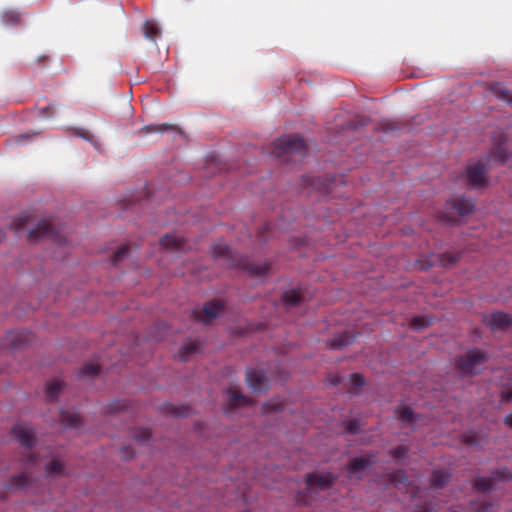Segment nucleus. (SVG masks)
<instances>
[{
	"label": "nucleus",
	"instance_id": "obj_1",
	"mask_svg": "<svg viewBox=\"0 0 512 512\" xmlns=\"http://www.w3.org/2000/svg\"><path fill=\"white\" fill-rule=\"evenodd\" d=\"M486 355L478 350L469 351L459 361V369L463 374L471 375L479 371L485 363Z\"/></svg>",
	"mask_w": 512,
	"mask_h": 512
},
{
	"label": "nucleus",
	"instance_id": "obj_2",
	"mask_svg": "<svg viewBox=\"0 0 512 512\" xmlns=\"http://www.w3.org/2000/svg\"><path fill=\"white\" fill-rule=\"evenodd\" d=\"M274 147L275 150L279 149L274 153L277 157H280L282 154L302 153L305 150V143L299 137L284 136L275 142Z\"/></svg>",
	"mask_w": 512,
	"mask_h": 512
},
{
	"label": "nucleus",
	"instance_id": "obj_3",
	"mask_svg": "<svg viewBox=\"0 0 512 512\" xmlns=\"http://www.w3.org/2000/svg\"><path fill=\"white\" fill-rule=\"evenodd\" d=\"M486 165L482 161L470 164L467 167V178L473 187H481L486 183Z\"/></svg>",
	"mask_w": 512,
	"mask_h": 512
},
{
	"label": "nucleus",
	"instance_id": "obj_4",
	"mask_svg": "<svg viewBox=\"0 0 512 512\" xmlns=\"http://www.w3.org/2000/svg\"><path fill=\"white\" fill-rule=\"evenodd\" d=\"M247 383L255 392H261L268 388V378L260 369H249L247 371Z\"/></svg>",
	"mask_w": 512,
	"mask_h": 512
},
{
	"label": "nucleus",
	"instance_id": "obj_5",
	"mask_svg": "<svg viewBox=\"0 0 512 512\" xmlns=\"http://www.w3.org/2000/svg\"><path fill=\"white\" fill-rule=\"evenodd\" d=\"M334 478L330 474L309 475L307 478V489L313 493L318 489H326L332 485Z\"/></svg>",
	"mask_w": 512,
	"mask_h": 512
},
{
	"label": "nucleus",
	"instance_id": "obj_6",
	"mask_svg": "<svg viewBox=\"0 0 512 512\" xmlns=\"http://www.w3.org/2000/svg\"><path fill=\"white\" fill-rule=\"evenodd\" d=\"M511 317L503 312H493L484 317V322L492 330L505 329L511 324Z\"/></svg>",
	"mask_w": 512,
	"mask_h": 512
},
{
	"label": "nucleus",
	"instance_id": "obj_7",
	"mask_svg": "<svg viewBox=\"0 0 512 512\" xmlns=\"http://www.w3.org/2000/svg\"><path fill=\"white\" fill-rule=\"evenodd\" d=\"M510 477H512L510 471L506 469L499 470L491 479L479 478L476 481L475 486L482 491H489L495 488L494 481L496 479H508Z\"/></svg>",
	"mask_w": 512,
	"mask_h": 512
},
{
	"label": "nucleus",
	"instance_id": "obj_8",
	"mask_svg": "<svg viewBox=\"0 0 512 512\" xmlns=\"http://www.w3.org/2000/svg\"><path fill=\"white\" fill-rule=\"evenodd\" d=\"M14 434L18 438L19 442L26 447H32L35 441L34 433L31 427L28 425H16L14 427Z\"/></svg>",
	"mask_w": 512,
	"mask_h": 512
},
{
	"label": "nucleus",
	"instance_id": "obj_9",
	"mask_svg": "<svg viewBox=\"0 0 512 512\" xmlns=\"http://www.w3.org/2000/svg\"><path fill=\"white\" fill-rule=\"evenodd\" d=\"M371 461L369 459L358 457L355 458L348 467V476L350 479H360L362 473L369 467Z\"/></svg>",
	"mask_w": 512,
	"mask_h": 512
},
{
	"label": "nucleus",
	"instance_id": "obj_10",
	"mask_svg": "<svg viewBox=\"0 0 512 512\" xmlns=\"http://www.w3.org/2000/svg\"><path fill=\"white\" fill-rule=\"evenodd\" d=\"M222 309L223 306L220 302L211 301L204 306L202 312L198 315V318L200 321L207 323L219 316L222 312Z\"/></svg>",
	"mask_w": 512,
	"mask_h": 512
},
{
	"label": "nucleus",
	"instance_id": "obj_11",
	"mask_svg": "<svg viewBox=\"0 0 512 512\" xmlns=\"http://www.w3.org/2000/svg\"><path fill=\"white\" fill-rule=\"evenodd\" d=\"M55 234L54 226L47 220L38 223L36 229L30 232V237H52Z\"/></svg>",
	"mask_w": 512,
	"mask_h": 512
},
{
	"label": "nucleus",
	"instance_id": "obj_12",
	"mask_svg": "<svg viewBox=\"0 0 512 512\" xmlns=\"http://www.w3.org/2000/svg\"><path fill=\"white\" fill-rule=\"evenodd\" d=\"M44 467L47 477L55 478L62 475L63 465L60 460L54 457L45 460Z\"/></svg>",
	"mask_w": 512,
	"mask_h": 512
},
{
	"label": "nucleus",
	"instance_id": "obj_13",
	"mask_svg": "<svg viewBox=\"0 0 512 512\" xmlns=\"http://www.w3.org/2000/svg\"><path fill=\"white\" fill-rule=\"evenodd\" d=\"M228 403L231 407H241L248 405L249 400L242 395L238 390L236 389H230L228 391Z\"/></svg>",
	"mask_w": 512,
	"mask_h": 512
},
{
	"label": "nucleus",
	"instance_id": "obj_14",
	"mask_svg": "<svg viewBox=\"0 0 512 512\" xmlns=\"http://www.w3.org/2000/svg\"><path fill=\"white\" fill-rule=\"evenodd\" d=\"M199 348V343L197 341H188L182 345V347L179 349L177 357L185 361L187 360L192 354L197 352Z\"/></svg>",
	"mask_w": 512,
	"mask_h": 512
},
{
	"label": "nucleus",
	"instance_id": "obj_15",
	"mask_svg": "<svg viewBox=\"0 0 512 512\" xmlns=\"http://www.w3.org/2000/svg\"><path fill=\"white\" fill-rule=\"evenodd\" d=\"M143 32L147 39L154 41L160 35L161 29L155 21L149 20L145 22Z\"/></svg>",
	"mask_w": 512,
	"mask_h": 512
},
{
	"label": "nucleus",
	"instance_id": "obj_16",
	"mask_svg": "<svg viewBox=\"0 0 512 512\" xmlns=\"http://www.w3.org/2000/svg\"><path fill=\"white\" fill-rule=\"evenodd\" d=\"M62 389V382L59 380H52L47 384L46 397L48 400H54Z\"/></svg>",
	"mask_w": 512,
	"mask_h": 512
},
{
	"label": "nucleus",
	"instance_id": "obj_17",
	"mask_svg": "<svg viewBox=\"0 0 512 512\" xmlns=\"http://www.w3.org/2000/svg\"><path fill=\"white\" fill-rule=\"evenodd\" d=\"M283 299L287 305L295 306L303 300V295L299 291L290 290L284 294Z\"/></svg>",
	"mask_w": 512,
	"mask_h": 512
},
{
	"label": "nucleus",
	"instance_id": "obj_18",
	"mask_svg": "<svg viewBox=\"0 0 512 512\" xmlns=\"http://www.w3.org/2000/svg\"><path fill=\"white\" fill-rule=\"evenodd\" d=\"M161 245L165 248H180L181 239L176 235H165L161 238Z\"/></svg>",
	"mask_w": 512,
	"mask_h": 512
},
{
	"label": "nucleus",
	"instance_id": "obj_19",
	"mask_svg": "<svg viewBox=\"0 0 512 512\" xmlns=\"http://www.w3.org/2000/svg\"><path fill=\"white\" fill-rule=\"evenodd\" d=\"M456 209L460 215H466L473 209V204L469 200L460 199L456 203Z\"/></svg>",
	"mask_w": 512,
	"mask_h": 512
},
{
	"label": "nucleus",
	"instance_id": "obj_20",
	"mask_svg": "<svg viewBox=\"0 0 512 512\" xmlns=\"http://www.w3.org/2000/svg\"><path fill=\"white\" fill-rule=\"evenodd\" d=\"M447 480H448V476L443 471H435L432 474L431 482H432V485H434L435 487L443 486L447 482Z\"/></svg>",
	"mask_w": 512,
	"mask_h": 512
},
{
	"label": "nucleus",
	"instance_id": "obj_21",
	"mask_svg": "<svg viewBox=\"0 0 512 512\" xmlns=\"http://www.w3.org/2000/svg\"><path fill=\"white\" fill-rule=\"evenodd\" d=\"M246 269L256 275H262L268 270V266L265 263H248L245 265Z\"/></svg>",
	"mask_w": 512,
	"mask_h": 512
},
{
	"label": "nucleus",
	"instance_id": "obj_22",
	"mask_svg": "<svg viewBox=\"0 0 512 512\" xmlns=\"http://www.w3.org/2000/svg\"><path fill=\"white\" fill-rule=\"evenodd\" d=\"M2 21L5 24H14L19 21V15L13 11H6L2 14Z\"/></svg>",
	"mask_w": 512,
	"mask_h": 512
},
{
	"label": "nucleus",
	"instance_id": "obj_23",
	"mask_svg": "<svg viewBox=\"0 0 512 512\" xmlns=\"http://www.w3.org/2000/svg\"><path fill=\"white\" fill-rule=\"evenodd\" d=\"M28 477L26 474H21L13 478V488H24L28 485Z\"/></svg>",
	"mask_w": 512,
	"mask_h": 512
},
{
	"label": "nucleus",
	"instance_id": "obj_24",
	"mask_svg": "<svg viewBox=\"0 0 512 512\" xmlns=\"http://www.w3.org/2000/svg\"><path fill=\"white\" fill-rule=\"evenodd\" d=\"M29 219V215L27 213H21L16 219L13 224V227L15 230H20L24 228L25 224L27 223Z\"/></svg>",
	"mask_w": 512,
	"mask_h": 512
},
{
	"label": "nucleus",
	"instance_id": "obj_25",
	"mask_svg": "<svg viewBox=\"0 0 512 512\" xmlns=\"http://www.w3.org/2000/svg\"><path fill=\"white\" fill-rule=\"evenodd\" d=\"M99 365L96 363H87L82 368V373L84 375H94L98 373Z\"/></svg>",
	"mask_w": 512,
	"mask_h": 512
},
{
	"label": "nucleus",
	"instance_id": "obj_26",
	"mask_svg": "<svg viewBox=\"0 0 512 512\" xmlns=\"http://www.w3.org/2000/svg\"><path fill=\"white\" fill-rule=\"evenodd\" d=\"M400 417L403 421L405 422H415V419H414V413L413 411L408 408V407H405L401 410L400 412Z\"/></svg>",
	"mask_w": 512,
	"mask_h": 512
},
{
	"label": "nucleus",
	"instance_id": "obj_27",
	"mask_svg": "<svg viewBox=\"0 0 512 512\" xmlns=\"http://www.w3.org/2000/svg\"><path fill=\"white\" fill-rule=\"evenodd\" d=\"M494 158L499 162H503L507 159L506 148L502 145L498 146L494 152Z\"/></svg>",
	"mask_w": 512,
	"mask_h": 512
},
{
	"label": "nucleus",
	"instance_id": "obj_28",
	"mask_svg": "<svg viewBox=\"0 0 512 512\" xmlns=\"http://www.w3.org/2000/svg\"><path fill=\"white\" fill-rule=\"evenodd\" d=\"M63 421L68 426H77L80 422V418L77 414H71V415H63Z\"/></svg>",
	"mask_w": 512,
	"mask_h": 512
},
{
	"label": "nucleus",
	"instance_id": "obj_29",
	"mask_svg": "<svg viewBox=\"0 0 512 512\" xmlns=\"http://www.w3.org/2000/svg\"><path fill=\"white\" fill-rule=\"evenodd\" d=\"M429 324H430V322L428 320H426L425 318H415L412 321V326L415 329H422V328L428 326Z\"/></svg>",
	"mask_w": 512,
	"mask_h": 512
},
{
	"label": "nucleus",
	"instance_id": "obj_30",
	"mask_svg": "<svg viewBox=\"0 0 512 512\" xmlns=\"http://www.w3.org/2000/svg\"><path fill=\"white\" fill-rule=\"evenodd\" d=\"M127 251L128 249L126 246L120 247L114 255V261L117 262L121 260L127 254Z\"/></svg>",
	"mask_w": 512,
	"mask_h": 512
},
{
	"label": "nucleus",
	"instance_id": "obj_31",
	"mask_svg": "<svg viewBox=\"0 0 512 512\" xmlns=\"http://www.w3.org/2000/svg\"><path fill=\"white\" fill-rule=\"evenodd\" d=\"M214 251L217 256H224L228 252V247L225 244H220L215 246Z\"/></svg>",
	"mask_w": 512,
	"mask_h": 512
},
{
	"label": "nucleus",
	"instance_id": "obj_32",
	"mask_svg": "<svg viewBox=\"0 0 512 512\" xmlns=\"http://www.w3.org/2000/svg\"><path fill=\"white\" fill-rule=\"evenodd\" d=\"M351 381L355 386L364 385V378L360 374L351 375Z\"/></svg>",
	"mask_w": 512,
	"mask_h": 512
},
{
	"label": "nucleus",
	"instance_id": "obj_33",
	"mask_svg": "<svg viewBox=\"0 0 512 512\" xmlns=\"http://www.w3.org/2000/svg\"><path fill=\"white\" fill-rule=\"evenodd\" d=\"M406 454V449L404 447H398L394 450V456L398 458H402Z\"/></svg>",
	"mask_w": 512,
	"mask_h": 512
},
{
	"label": "nucleus",
	"instance_id": "obj_34",
	"mask_svg": "<svg viewBox=\"0 0 512 512\" xmlns=\"http://www.w3.org/2000/svg\"><path fill=\"white\" fill-rule=\"evenodd\" d=\"M30 137H31L30 134H21L15 138V142L20 144V143H23L26 139H28Z\"/></svg>",
	"mask_w": 512,
	"mask_h": 512
},
{
	"label": "nucleus",
	"instance_id": "obj_35",
	"mask_svg": "<svg viewBox=\"0 0 512 512\" xmlns=\"http://www.w3.org/2000/svg\"><path fill=\"white\" fill-rule=\"evenodd\" d=\"M147 133H151L154 131H164L162 126H155V127H146Z\"/></svg>",
	"mask_w": 512,
	"mask_h": 512
},
{
	"label": "nucleus",
	"instance_id": "obj_36",
	"mask_svg": "<svg viewBox=\"0 0 512 512\" xmlns=\"http://www.w3.org/2000/svg\"><path fill=\"white\" fill-rule=\"evenodd\" d=\"M505 423L512 428V413L505 417Z\"/></svg>",
	"mask_w": 512,
	"mask_h": 512
},
{
	"label": "nucleus",
	"instance_id": "obj_37",
	"mask_svg": "<svg viewBox=\"0 0 512 512\" xmlns=\"http://www.w3.org/2000/svg\"><path fill=\"white\" fill-rule=\"evenodd\" d=\"M50 109V107H45L43 109H40V115L43 116V117H47V111Z\"/></svg>",
	"mask_w": 512,
	"mask_h": 512
},
{
	"label": "nucleus",
	"instance_id": "obj_38",
	"mask_svg": "<svg viewBox=\"0 0 512 512\" xmlns=\"http://www.w3.org/2000/svg\"><path fill=\"white\" fill-rule=\"evenodd\" d=\"M150 438V433L148 431H144L143 432V438L141 439V441H144L146 439H149Z\"/></svg>",
	"mask_w": 512,
	"mask_h": 512
},
{
	"label": "nucleus",
	"instance_id": "obj_39",
	"mask_svg": "<svg viewBox=\"0 0 512 512\" xmlns=\"http://www.w3.org/2000/svg\"><path fill=\"white\" fill-rule=\"evenodd\" d=\"M348 344L347 341L341 340L339 343H337L338 346L346 345Z\"/></svg>",
	"mask_w": 512,
	"mask_h": 512
},
{
	"label": "nucleus",
	"instance_id": "obj_40",
	"mask_svg": "<svg viewBox=\"0 0 512 512\" xmlns=\"http://www.w3.org/2000/svg\"><path fill=\"white\" fill-rule=\"evenodd\" d=\"M349 430H350L351 432H355V429H354V427H353L352 425L349 427Z\"/></svg>",
	"mask_w": 512,
	"mask_h": 512
}]
</instances>
